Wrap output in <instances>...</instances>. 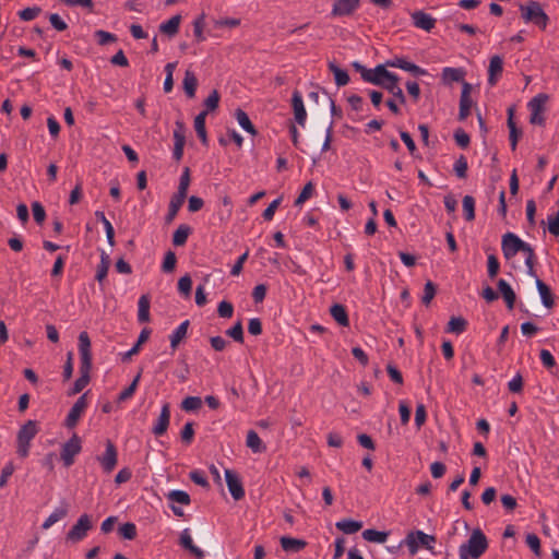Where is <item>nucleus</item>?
<instances>
[{"instance_id": "obj_59", "label": "nucleus", "mask_w": 559, "mask_h": 559, "mask_svg": "<svg viewBox=\"0 0 559 559\" xmlns=\"http://www.w3.org/2000/svg\"><path fill=\"white\" fill-rule=\"evenodd\" d=\"M526 545L535 555L540 552V540L536 534H527L525 538Z\"/></svg>"}, {"instance_id": "obj_46", "label": "nucleus", "mask_w": 559, "mask_h": 559, "mask_svg": "<svg viewBox=\"0 0 559 559\" xmlns=\"http://www.w3.org/2000/svg\"><path fill=\"white\" fill-rule=\"evenodd\" d=\"M201 405L202 400L199 396H188L181 403V407L186 412L197 411L201 407Z\"/></svg>"}, {"instance_id": "obj_15", "label": "nucleus", "mask_w": 559, "mask_h": 559, "mask_svg": "<svg viewBox=\"0 0 559 559\" xmlns=\"http://www.w3.org/2000/svg\"><path fill=\"white\" fill-rule=\"evenodd\" d=\"M79 354L80 366L92 367L91 340L87 332L83 331L79 334Z\"/></svg>"}, {"instance_id": "obj_47", "label": "nucleus", "mask_w": 559, "mask_h": 559, "mask_svg": "<svg viewBox=\"0 0 559 559\" xmlns=\"http://www.w3.org/2000/svg\"><path fill=\"white\" fill-rule=\"evenodd\" d=\"M226 334L230 336L234 341L242 343L243 342V329L241 321L236 322L231 328L226 331Z\"/></svg>"}, {"instance_id": "obj_23", "label": "nucleus", "mask_w": 559, "mask_h": 559, "mask_svg": "<svg viewBox=\"0 0 559 559\" xmlns=\"http://www.w3.org/2000/svg\"><path fill=\"white\" fill-rule=\"evenodd\" d=\"M91 369L92 367L80 366V377L74 381L73 386L69 391V395L80 393L90 383Z\"/></svg>"}, {"instance_id": "obj_11", "label": "nucleus", "mask_w": 559, "mask_h": 559, "mask_svg": "<svg viewBox=\"0 0 559 559\" xmlns=\"http://www.w3.org/2000/svg\"><path fill=\"white\" fill-rule=\"evenodd\" d=\"M524 243H525V241H523L515 234L507 233L502 237V242H501V249H502L504 258L507 260L514 258L519 252H521V249H523Z\"/></svg>"}, {"instance_id": "obj_6", "label": "nucleus", "mask_w": 559, "mask_h": 559, "mask_svg": "<svg viewBox=\"0 0 559 559\" xmlns=\"http://www.w3.org/2000/svg\"><path fill=\"white\" fill-rule=\"evenodd\" d=\"M549 96L545 93H538L528 103L527 108L530 110V122L536 126L545 124V109L546 103Z\"/></svg>"}, {"instance_id": "obj_52", "label": "nucleus", "mask_w": 559, "mask_h": 559, "mask_svg": "<svg viewBox=\"0 0 559 559\" xmlns=\"http://www.w3.org/2000/svg\"><path fill=\"white\" fill-rule=\"evenodd\" d=\"M386 91L393 96L394 99L397 100L399 104L404 105L406 103V97L403 93V90L399 85V82L388 86Z\"/></svg>"}, {"instance_id": "obj_42", "label": "nucleus", "mask_w": 559, "mask_h": 559, "mask_svg": "<svg viewBox=\"0 0 559 559\" xmlns=\"http://www.w3.org/2000/svg\"><path fill=\"white\" fill-rule=\"evenodd\" d=\"M465 329H466L465 319H463L461 317H453L450 319V321L448 323L447 332L461 334L465 331Z\"/></svg>"}, {"instance_id": "obj_3", "label": "nucleus", "mask_w": 559, "mask_h": 559, "mask_svg": "<svg viewBox=\"0 0 559 559\" xmlns=\"http://www.w3.org/2000/svg\"><path fill=\"white\" fill-rule=\"evenodd\" d=\"M436 538L433 535L426 534L424 531L416 530L409 532L406 537L400 543L401 546H406L412 556L416 555L420 547L428 550L435 548Z\"/></svg>"}, {"instance_id": "obj_51", "label": "nucleus", "mask_w": 559, "mask_h": 559, "mask_svg": "<svg viewBox=\"0 0 559 559\" xmlns=\"http://www.w3.org/2000/svg\"><path fill=\"white\" fill-rule=\"evenodd\" d=\"M139 380H140V374H138L134 378V380L128 388H126L123 391L120 392V394L118 396L119 402H123V401L130 399L134 394L138 383H139Z\"/></svg>"}, {"instance_id": "obj_20", "label": "nucleus", "mask_w": 559, "mask_h": 559, "mask_svg": "<svg viewBox=\"0 0 559 559\" xmlns=\"http://www.w3.org/2000/svg\"><path fill=\"white\" fill-rule=\"evenodd\" d=\"M412 22L414 26L426 32H430L436 25V20L424 11H415L412 13Z\"/></svg>"}, {"instance_id": "obj_29", "label": "nucleus", "mask_w": 559, "mask_h": 559, "mask_svg": "<svg viewBox=\"0 0 559 559\" xmlns=\"http://www.w3.org/2000/svg\"><path fill=\"white\" fill-rule=\"evenodd\" d=\"M189 328V320L182 321L170 334V347L176 349L180 342L187 336Z\"/></svg>"}, {"instance_id": "obj_28", "label": "nucleus", "mask_w": 559, "mask_h": 559, "mask_svg": "<svg viewBox=\"0 0 559 559\" xmlns=\"http://www.w3.org/2000/svg\"><path fill=\"white\" fill-rule=\"evenodd\" d=\"M180 23L181 15L176 14L171 16L169 20L162 22L159 25V31L169 37H173L178 33Z\"/></svg>"}, {"instance_id": "obj_31", "label": "nucleus", "mask_w": 559, "mask_h": 559, "mask_svg": "<svg viewBox=\"0 0 559 559\" xmlns=\"http://www.w3.org/2000/svg\"><path fill=\"white\" fill-rule=\"evenodd\" d=\"M234 116L242 130H245L246 132H248L251 135L257 134V130H255L254 126L252 124V122L246 111L238 108L235 110Z\"/></svg>"}, {"instance_id": "obj_19", "label": "nucleus", "mask_w": 559, "mask_h": 559, "mask_svg": "<svg viewBox=\"0 0 559 559\" xmlns=\"http://www.w3.org/2000/svg\"><path fill=\"white\" fill-rule=\"evenodd\" d=\"M503 71V59L499 55H495L489 60L488 67V84L495 86Z\"/></svg>"}, {"instance_id": "obj_17", "label": "nucleus", "mask_w": 559, "mask_h": 559, "mask_svg": "<svg viewBox=\"0 0 559 559\" xmlns=\"http://www.w3.org/2000/svg\"><path fill=\"white\" fill-rule=\"evenodd\" d=\"M473 102L471 98V84L467 82H463L462 92L460 97V111L459 118L460 120H465L472 108Z\"/></svg>"}, {"instance_id": "obj_44", "label": "nucleus", "mask_w": 559, "mask_h": 559, "mask_svg": "<svg viewBox=\"0 0 559 559\" xmlns=\"http://www.w3.org/2000/svg\"><path fill=\"white\" fill-rule=\"evenodd\" d=\"M204 19H205V15L201 14L193 21V34H194L195 39L200 43L204 41L206 39V37L204 36V33H203Z\"/></svg>"}, {"instance_id": "obj_5", "label": "nucleus", "mask_w": 559, "mask_h": 559, "mask_svg": "<svg viewBox=\"0 0 559 559\" xmlns=\"http://www.w3.org/2000/svg\"><path fill=\"white\" fill-rule=\"evenodd\" d=\"M38 432L37 423L27 420L19 430L16 437V453L21 457H26L29 453L31 441Z\"/></svg>"}, {"instance_id": "obj_13", "label": "nucleus", "mask_w": 559, "mask_h": 559, "mask_svg": "<svg viewBox=\"0 0 559 559\" xmlns=\"http://www.w3.org/2000/svg\"><path fill=\"white\" fill-rule=\"evenodd\" d=\"M87 393L82 394L76 402L73 404V406L70 408L67 418H66V426L68 428H73L78 424L80 417L84 413L85 408L87 407V400H86Z\"/></svg>"}, {"instance_id": "obj_63", "label": "nucleus", "mask_w": 559, "mask_h": 559, "mask_svg": "<svg viewBox=\"0 0 559 559\" xmlns=\"http://www.w3.org/2000/svg\"><path fill=\"white\" fill-rule=\"evenodd\" d=\"M219 102V95L217 91H213L204 100L205 110L211 111L217 108Z\"/></svg>"}, {"instance_id": "obj_49", "label": "nucleus", "mask_w": 559, "mask_h": 559, "mask_svg": "<svg viewBox=\"0 0 559 559\" xmlns=\"http://www.w3.org/2000/svg\"><path fill=\"white\" fill-rule=\"evenodd\" d=\"M39 7H28L19 11L17 15L22 21L28 22L34 20L40 13Z\"/></svg>"}, {"instance_id": "obj_38", "label": "nucleus", "mask_w": 559, "mask_h": 559, "mask_svg": "<svg viewBox=\"0 0 559 559\" xmlns=\"http://www.w3.org/2000/svg\"><path fill=\"white\" fill-rule=\"evenodd\" d=\"M138 320L141 323L150 321V299L146 295H142L138 301Z\"/></svg>"}, {"instance_id": "obj_62", "label": "nucleus", "mask_w": 559, "mask_h": 559, "mask_svg": "<svg viewBox=\"0 0 559 559\" xmlns=\"http://www.w3.org/2000/svg\"><path fill=\"white\" fill-rule=\"evenodd\" d=\"M49 22L51 26L59 32H62L68 27L67 23L58 13H51L49 15Z\"/></svg>"}, {"instance_id": "obj_7", "label": "nucleus", "mask_w": 559, "mask_h": 559, "mask_svg": "<svg viewBox=\"0 0 559 559\" xmlns=\"http://www.w3.org/2000/svg\"><path fill=\"white\" fill-rule=\"evenodd\" d=\"M388 66L384 63L378 64L373 68V73H370L368 78H366V82L379 85L384 90H388V86L395 84L399 82V76L390 72L388 70Z\"/></svg>"}, {"instance_id": "obj_61", "label": "nucleus", "mask_w": 559, "mask_h": 559, "mask_svg": "<svg viewBox=\"0 0 559 559\" xmlns=\"http://www.w3.org/2000/svg\"><path fill=\"white\" fill-rule=\"evenodd\" d=\"M33 217L36 223L41 224L45 221L46 212L43 205L39 202H34L32 204Z\"/></svg>"}, {"instance_id": "obj_18", "label": "nucleus", "mask_w": 559, "mask_h": 559, "mask_svg": "<svg viewBox=\"0 0 559 559\" xmlns=\"http://www.w3.org/2000/svg\"><path fill=\"white\" fill-rule=\"evenodd\" d=\"M292 104L294 109L295 121L305 127L307 120V111L304 105V99L298 91H295L292 96Z\"/></svg>"}, {"instance_id": "obj_48", "label": "nucleus", "mask_w": 559, "mask_h": 559, "mask_svg": "<svg viewBox=\"0 0 559 559\" xmlns=\"http://www.w3.org/2000/svg\"><path fill=\"white\" fill-rule=\"evenodd\" d=\"M314 186L311 181L305 185L301 192L299 193L298 198L295 201L296 205H301L305 203L308 199H310L313 194Z\"/></svg>"}, {"instance_id": "obj_45", "label": "nucleus", "mask_w": 559, "mask_h": 559, "mask_svg": "<svg viewBox=\"0 0 559 559\" xmlns=\"http://www.w3.org/2000/svg\"><path fill=\"white\" fill-rule=\"evenodd\" d=\"M119 534L122 538L131 540L136 536V526L134 523L128 522L119 526Z\"/></svg>"}, {"instance_id": "obj_4", "label": "nucleus", "mask_w": 559, "mask_h": 559, "mask_svg": "<svg viewBox=\"0 0 559 559\" xmlns=\"http://www.w3.org/2000/svg\"><path fill=\"white\" fill-rule=\"evenodd\" d=\"M190 185V173L189 168H185L180 176L179 186L176 194L173 195L168 206V214L166 216L167 222H171L177 215L179 209L185 202L187 197L188 188Z\"/></svg>"}, {"instance_id": "obj_43", "label": "nucleus", "mask_w": 559, "mask_h": 559, "mask_svg": "<svg viewBox=\"0 0 559 559\" xmlns=\"http://www.w3.org/2000/svg\"><path fill=\"white\" fill-rule=\"evenodd\" d=\"M463 212L466 221L475 218V200L471 195H465L462 201Z\"/></svg>"}, {"instance_id": "obj_8", "label": "nucleus", "mask_w": 559, "mask_h": 559, "mask_svg": "<svg viewBox=\"0 0 559 559\" xmlns=\"http://www.w3.org/2000/svg\"><path fill=\"white\" fill-rule=\"evenodd\" d=\"M93 527L92 519L84 513L79 516L76 523L67 533L66 539L70 543H79L87 536L88 531Z\"/></svg>"}, {"instance_id": "obj_41", "label": "nucleus", "mask_w": 559, "mask_h": 559, "mask_svg": "<svg viewBox=\"0 0 559 559\" xmlns=\"http://www.w3.org/2000/svg\"><path fill=\"white\" fill-rule=\"evenodd\" d=\"M167 499L175 506V503L181 506H188L190 503L189 495L183 490H171L167 495Z\"/></svg>"}, {"instance_id": "obj_22", "label": "nucleus", "mask_w": 559, "mask_h": 559, "mask_svg": "<svg viewBox=\"0 0 559 559\" xmlns=\"http://www.w3.org/2000/svg\"><path fill=\"white\" fill-rule=\"evenodd\" d=\"M169 421H170V409H169V405L167 403H165L162 406L160 414H159L156 423L153 426V429H152L153 433L155 436L164 435L167 431Z\"/></svg>"}, {"instance_id": "obj_56", "label": "nucleus", "mask_w": 559, "mask_h": 559, "mask_svg": "<svg viewBox=\"0 0 559 559\" xmlns=\"http://www.w3.org/2000/svg\"><path fill=\"white\" fill-rule=\"evenodd\" d=\"M192 289V281L189 275H185L178 281V290L185 296H189Z\"/></svg>"}, {"instance_id": "obj_60", "label": "nucleus", "mask_w": 559, "mask_h": 559, "mask_svg": "<svg viewBox=\"0 0 559 559\" xmlns=\"http://www.w3.org/2000/svg\"><path fill=\"white\" fill-rule=\"evenodd\" d=\"M217 312L221 318H230L234 313V307L230 302L223 300L218 304Z\"/></svg>"}, {"instance_id": "obj_35", "label": "nucleus", "mask_w": 559, "mask_h": 559, "mask_svg": "<svg viewBox=\"0 0 559 559\" xmlns=\"http://www.w3.org/2000/svg\"><path fill=\"white\" fill-rule=\"evenodd\" d=\"M329 69L334 75V81L337 86H345L349 82V75L348 72L338 66H336L334 62L329 63Z\"/></svg>"}, {"instance_id": "obj_53", "label": "nucleus", "mask_w": 559, "mask_h": 559, "mask_svg": "<svg viewBox=\"0 0 559 559\" xmlns=\"http://www.w3.org/2000/svg\"><path fill=\"white\" fill-rule=\"evenodd\" d=\"M508 389L512 393H520L523 389V378L520 372H516L508 382Z\"/></svg>"}, {"instance_id": "obj_30", "label": "nucleus", "mask_w": 559, "mask_h": 559, "mask_svg": "<svg viewBox=\"0 0 559 559\" xmlns=\"http://www.w3.org/2000/svg\"><path fill=\"white\" fill-rule=\"evenodd\" d=\"M330 314L331 317L340 324L341 326H348L349 325V319L347 311L343 305L334 304L330 308Z\"/></svg>"}, {"instance_id": "obj_64", "label": "nucleus", "mask_w": 559, "mask_h": 559, "mask_svg": "<svg viewBox=\"0 0 559 559\" xmlns=\"http://www.w3.org/2000/svg\"><path fill=\"white\" fill-rule=\"evenodd\" d=\"M95 36L99 45H107L116 40V36L109 32L98 29L95 32Z\"/></svg>"}, {"instance_id": "obj_36", "label": "nucleus", "mask_w": 559, "mask_h": 559, "mask_svg": "<svg viewBox=\"0 0 559 559\" xmlns=\"http://www.w3.org/2000/svg\"><path fill=\"white\" fill-rule=\"evenodd\" d=\"M389 533L384 531H377L368 528L362 532V538L370 543L383 544L386 542Z\"/></svg>"}, {"instance_id": "obj_21", "label": "nucleus", "mask_w": 559, "mask_h": 559, "mask_svg": "<svg viewBox=\"0 0 559 559\" xmlns=\"http://www.w3.org/2000/svg\"><path fill=\"white\" fill-rule=\"evenodd\" d=\"M466 71L463 68L445 67L441 72V81L444 85H451L454 82H464Z\"/></svg>"}, {"instance_id": "obj_10", "label": "nucleus", "mask_w": 559, "mask_h": 559, "mask_svg": "<svg viewBox=\"0 0 559 559\" xmlns=\"http://www.w3.org/2000/svg\"><path fill=\"white\" fill-rule=\"evenodd\" d=\"M96 460L106 474H109L115 469L118 462V452L110 440L106 441L105 452L102 455H98Z\"/></svg>"}, {"instance_id": "obj_37", "label": "nucleus", "mask_w": 559, "mask_h": 559, "mask_svg": "<svg viewBox=\"0 0 559 559\" xmlns=\"http://www.w3.org/2000/svg\"><path fill=\"white\" fill-rule=\"evenodd\" d=\"M536 288L538 290L542 304L546 308H551L554 306V297L549 287L542 280H537Z\"/></svg>"}, {"instance_id": "obj_25", "label": "nucleus", "mask_w": 559, "mask_h": 559, "mask_svg": "<svg viewBox=\"0 0 559 559\" xmlns=\"http://www.w3.org/2000/svg\"><path fill=\"white\" fill-rule=\"evenodd\" d=\"M179 542L185 549H188L195 557L200 559L204 557L203 550L193 544V539L189 528L182 530V532L180 533Z\"/></svg>"}, {"instance_id": "obj_57", "label": "nucleus", "mask_w": 559, "mask_h": 559, "mask_svg": "<svg viewBox=\"0 0 559 559\" xmlns=\"http://www.w3.org/2000/svg\"><path fill=\"white\" fill-rule=\"evenodd\" d=\"M435 295H436V287L430 281H428L424 287V294L421 297L423 304H425V305L430 304V301L432 300Z\"/></svg>"}, {"instance_id": "obj_33", "label": "nucleus", "mask_w": 559, "mask_h": 559, "mask_svg": "<svg viewBox=\"0 0 559 559\" xmlns=\"http://www.w3.org/2000/svg\"><path fill=\"white\" fill-rule=\"evenodd\" d=\"M335 526L344 534H355L362 527V522L352 519H343L337 521Z\"/></svg>"}, {"instance_id": "obj_1", "label": "nucleus", "mask_w": 559, "mask_h": 559, "mask_svg": "<svg viewBox=\"0 0 559 559\" xmlns=\"http://www.w3.org/2000/svg\"><path fill=\"white\" fill-rule=\"evenodd\" d=\"M488 548V539L480 528L472 531L468 539L459 547L460 559H479Z\"/></svg>"}, {"instance_id": "obj_39", "label": "nucleus", "mask_w": 559, "mask_h": 559, "mask_svg": "<svg viewBox=\"0 0 559 559\" xmlns=\"http://www.w3.org/2000/svg\"><path fill=\"white\" fill-rule=\"evenodd\" d=\"M281 546L285 551H298L306 546V542L298 538L283 536L281 538Z\"/></svg>"}, {"instance_id": "obj_54", "label": "nucleus", "mask_w": 559, "mask_h": 559, "mask_svg": "<svg viewBox=\"0 0 559 559\" xmlns=\"http://www.w3.org/2000/svg\"><path fill=\"white\" fill-rule=\"evenodd\" d=\"M176 254L173 251H168L164 257L162 265L163 271L166 273L173 272L176 266Z\"/></svg>"}, {"instance_id": "obj_58", "label": "nucleus", "mask_w": 559, "mask_h": 559, "mask_svg": "<svg viewBox=\"0 0 559 559\" xmlns=\"http://www.w3.org/2000/svg\"><path fill=\"white\" fill-rule=\"evenodd\" d=\"M240 25V20L236 17H224L218 19L214 22V26L216 28H223V27H236Z\"/></svg>"}, {"instance_id": "obj_9", "label": "nucleus", "mask_w": 559, "mask_h": 559, "mask_svg": "<svg viewBox=\"0 0 559 559\" xmlns=\"http://www.w3.org/2000/svg\"><path fill=\"white\" fill-rule=\"evenodd\" d=\"M82 450V441L78 435H73L61 448L60 456L66 467L74 463L75 456Z\"/></svg>"}, {"instance_id": "obj_24", "label": "nucleus", "mask_w": 559, "mask_h": 559, "mask_svg": "<svg viewBox=\"0 0 559 559\" xmlns=\"http://www.w3.org/2000/svg\"><path fill=\"white\" fill-rule=\"evenodd\" d=\"M68 514V506L63 502L60 506L56 507L53 511L48 515V518L43 522L41 528L48 530L53 524L66 518Z\"/></svg>"}, {"instance_id": "obj_50", "label": "nucleus", "mask_w": 559, "mask_h": 559, "mask_svg": "<svg viewBox=\"0 0 559 559\" xmlns=\"http://www.w3.org/2000/svg\"><path fill=\"white\" fill-rule=\"evenodd\" d=\"M499 267H500V264H499V261L496 258V255L489 254L487 257V272H488V276L490 278L496 277L498 272H499Z\"/></svg>"}, {"instance_id": "obj_27", "label": "nucleus", "mask_w": 559, "mask_h": 559, "mask_svg": "<svg viewBox=\"0 0 559 559\" xmlns=\"http://www.w3.org/2000/svg\"><path fill=\"white\" fill-rule=\"evenodd\" d=\"M498 289L502 298L504 299L508 309L512 310L514 307L516 296L511 285L507 281L501 278L498 281Z\"/></svg>"}, {"instance_id": "obj_16", "label": "nucleus", "mask_w": 559, "mask_h": 559, "mask_svg": "<svg viewBox=\"0 0 559 559\" xmlns=\"http://www.w3.org/2000/svg\"><path fill=\"white\" fill-rule=\"evenodd\" d=\"M225 480L228 491L235 500H240L245 496V490L238 475L231 469H225Z\"/></svg>"}, {"instance_id": "obj_12", "label": "nucleus", "mask_w": 559, "mask_h": 559, "mask_svg": "<svg viewBox=\"0 0 559 559\" xmlns=\"http://www.w3.org/2000/svg\"><path fill=\"white\" fill-rule=\"evenodd\" d=\"M390 68H397L414 74L415 76H424L428 74V71L414 62L408 61L404 57H393L384 62Z\"/></svg>"}, {"instance_id": "obj_14", "label": "nucleus", "mask_w": 559, "mask_h": 559, "mask_svg": "<svg viewBox=\"0 0 559 559\" xmlns=\"http://www.w3.org/2000/svg\"><path fill=\"white\" fill-rule=\"evenodd\" d=\"M359 4L360 0H335L331 15L337 17L349 16L359 8Z\"/></svg>"}, {"instance_id": "obj_26", "label": "nucleus", "mask_w": 559, "mask_h": 559, "mask_svg": "<svg viewBox=\"0 0 559 559\" xmlns=\"http://www.w3.org/2000/svg\"><path fill=\"white\" fill-rule=\"evenodd\" d=\"M246 445L251 450L254 454H260L266 451V445L259 437L257 431L249 430L246 437Z\"/></svg>"}, {"instance_id": "obj_32", "label": "nucleus", "mask_w": 559, "mask_h": 559, "mask_svg": "<svg viewBox=\"0 0 559 559\" xmlns=\"http://www.w3.org/2000/svg\"><path fill=\"white\" fill-rule=\"evenodd\" d=\"M207 116V110L201 111L195 118H194V129L199 136V139L202 141L203 144H207V134L205 129V119Z\"/></svg>"}, {"instance_id": "obj_40", "label": "nucleus", "mask_w": 559, "mask_h": 559, "mask_svg": "<svg viewBox=\"0 0 559 559\" xmlns=\"http://www.w3.org/2000/svg\"><path fill=\"white\" fill-rule=\"evenodd\" d=\"M191 233L190 226L186 224H181L178 226V228L175 230L173 236V243L175 246H183L187 242V239Z\"/></svg>"}, {"instance_id": "obj_34", "label": "nucleus", "mask_w": 559, "mask_h": 559, "mask_svg": "<svg viewBox=\"0 0 559 559\" xmlns=\"http://www.w3.org/2000/svg\"><path fill=\"white\" fill-rule=\"evenodd\" d=\"M182 85H183V90H185L186 95L189 98L194 97L195 91H197V86H198V80H197V78H195V75H194V73L192 71L187 70L185 72V78H183V81H182Z\"/></svg>"}, {"instance_id": "obj_55", "label": "nucleus", "mask_w": 559, "mask_h": 559, "mask_svg": "<svg viewBox=\"0 0 559 559\" xmlns=\"http://www.w3.org/2000/svg\"><path fill=\"white\" fill-rule=\"evenodd\" d=\"M454 173L459 178H464L467 171V160L464 156L457 158L453 166Z\"/></svg>"}, {"instance_id": "obj_2", "label": "nucleus", "mask_w": 559, "mask_h": 559, "mask_svg": "<svg viewBox=\"0 0 559 559\" xmlns=\"http://www.w3.org/2000/svg\"><path fill=\"white\" fill-rule=\"evenodd\" d=\"M519 10L525 23H532L543 31L547 28L549 17L537 1L520 4Z\"/></svg>"}]
</instances>
